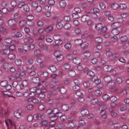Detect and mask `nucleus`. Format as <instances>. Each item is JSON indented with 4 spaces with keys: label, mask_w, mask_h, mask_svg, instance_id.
Instances as JSON below:
<instances>
[{
    "label": "nucleus",
    "mask_w": 129,
    "mask_h": 129,
    "mask_svg": "<svg viewBox=\"0 0 129 129\" xmlns=\"http://www.w3.org/2000/svg\"><path fill=\"white\" fill-rule=\"evenodd\" d=\"M9 12L8 9L6 8H4L1 10L2 13L4 14H6Z\"/></svg>",
    "instance_id": "nucleus-63"
},
{
    "label": "nucleus",
    "mask_w": 129,
    "mask_h": 129,
    "mask_svg": "<svg viewBox=\"0 0 129 129\" xmlns=\"http://www.w3.org/2000/svg\"><path fill=\"white\" fill-rule=\"evenodd\" d=\"M60 7L61 8H64L66 5V3L64 0H62L59 3Z\"/></svg>",
    "instance_id": "nucleus-17"
},
{
    "label": "nucleus",
    "mask_w": 129,
    "mask_h": 129,
    "mask_svg": "<svg viewBox=\"0 0 129 129\" xmlns=\"http://www.w3.org/2000/svg\"><path fill=\"white\" fill-rule=\"evenodd\" d=\"M68 75L70 76L73 77L75 76L76 74L74 70H71L68 72Z\"/></svg>",
    "instance_id": "nucleus-29"
},
{
    "label": "nucleus",
    "mask_w": 129,
    "mask_h": 129,
    "mask_svg": "<svg viewBox=\"0 0 129 129\" xmlns=\"http://www.w3.org/2000/svg\"><path fill=\"white\" fill-rule=\"evenodd\" d=\"M17 21L14 19H12L9 20L8 22L9 25L11 27H14L16 26L17 24Z\"/></svg>",
    "instance_id": "nucleus-8"
},
{
    "label": "nucleus",
    "mask_w": 129,
    "mask_h": 129,
    "mask_svg": "<svg viewBox=\"0 0 129 129\" xmlns=\"http://www.w3.org/2000/svg\"><path fill=\"white\" fill-rule=\"evenodd\" d=\"M118 7V5L116 3H114L112 5L111 7L114 10H116L117 9Z\"/></svg>",
    "instance_id": "nucleus-49"
},
{
    "label": "nucleus",
    "mask_w": 129,
    "mask_h": 129,
    "mask_svg": "<svg viewBox=\"0 0 129 129\" xmlns=\"http://www.w3.org/2000/svg\"><path fill=\"white\" fill-rule=\"evenodd\" d=\"M117 37L116 36H114L111 38V42H115L117 41Z\"/></svg>",
    "instance_id": "nucleus-64"
},
{
    "label": "nucleus",
    "mask_w": 129,
    "mask_h": 129,
    "mask_svg": "<svg viewBox=\"0 0 129 129\" xmlns=\"http://www.w3.org/2000/svg\"><path fill=\"white\" fill-rule=\"evenodd\" d=\"M24 48H26L28 47L30 48H34L35 47V45L33 44H31L28 45V44H26L23 46Z\"/></svg>",
    "instance_id": "nucleus-35"
},
{
    "label": "nucleus",
    "mask_w": 129,
    "mask_h": 129,
    "mask_svg": "<svg viewBox=\"0 0 129 129\" xmlns=\"http://www.w3.org/2000/svg\"><path fill=\"white\" fill-rule=\"evenodd\" d=\"M86 49H84L82 51L84 56L87 58H88L90 56L91 54L89 51L87 50Z\"/></svg>",
    "instance_id": "nucleus-11"
},
{
    "label": "nucleus",
    "mask_w": 129,
    "mask_h": 129,
    "mask_svg": "<svg viewBox=\"0 0 129 129\" xmlns=\"http://www.w3.org/2000/svg\"><path fill=\"white\" fill-rule=\"evenodd\" d=\"M57 60L58 61H61L63 59L64 57L63 55L61 54L59 55L56 57Z\"/></svg>",
    "instance_id": "nucleus-55"
},
{
    "label": "nucleus",
    "mask_w": 129,
    "mask_h": 129,
    "mask_svg": "<svg viewBox=\"0 0 129 129\" xmlns=\"http://www.w3.org/2000/svg\"><path fill=\"white\" fill-rule=\"evenodd\" d=\"M107 84V86L109 88H113L115 85V83L113 81L109 82Z\"/></svg>",
    "instance_id": "nucleus-27"
},
{
    "label": "nucleus",
    "mask_w": 129,
    "mask_h": 129,
    "mask_svg": "<svg viewBox=\"0 0 129 129\" xmlns=\"http://www.w3.org/2000/svg\"><path fill=\"white\" fill-rule=\"evenodd\" d=\"M120 8L121 9H125L126 8V5L124 4H121L119 6Z\"/></svg>",
    "instance_id": "nucleus-61"
},
{
    "label": "nucleus",
    "mask_w": 129,
    "mask_h": 129,
    "mask_svg": "<svg viewBox=\"0 0 129 129\" xmlns=\"http://www.w3.org/2000/svg\"><path fill=\"white\" fill-rule=\"evenodd\" d=\"M63 43V41L61 40H56L55 42V44L54 45V48L60 47L59 46Z\"/></svg>",
    "instance_id": "nucleus-7"
},
{
    "label": "nucleus",
    "mask_w": 129,
    "mask_h": 129,
    "mask_svg": "<svg viewBox=\"0 0 129 129\" xmlns=\"http://www.w3.org/2000/svg\"><path fill=\"white\" fill-rule=\"evenodd\" d=\"M103 25L101 23H98L95 26V28L98 30H101L103 28Z\"/></svg>",
    "instance_id": "nucleus-26"
},
{
    "label": "nucleus",
    "mask_w": 129,
    "mask_h": 129,
    "mask_svg": "<svg viewBox=\"0 0 129 129\" xmlns=\"http://www.w3.org/2000/svg\"><path fill=\"white\" fill-rule=\"evenodd\" d=\"M89 19V17L88 15H84L81 17L82 20L84 22H87Z\"/></svg>",
    "instance_id": "nucleus-20"
},
{
    "label": "nucleus",
    "mask_w": 129,
    "mask_h": 129,
    "mask_svg": "<svg viewBox=\"0 0 129 129\" xmlns=\"http://www.w3.org/2000/svg\"><path fill=\"white\" fill-rule=\"evenodd\" d=\"M40 90H39L38 88H36V87H33L31 88L30 89V91L31 93H30V94H31L32 93H33L34 94V95L37 94L39 93V91Z\"/></svg>",
    "instance_id": "nucleus-9"
},
{
    "label": "nucleus",
    "mask_w": 129,
    "mask_h": 129,
    "mask_svg": "<svg viewBox=\"0 0 129 129\" xmlns=\"http://www.w3.org/2000/svg\"><path fill=\"white\" fill-rule=\"evenodd\" d=\"M72 89L76 92L80 90V87L79 85H75L73 87Z\"/></svg>",
    "instance_id": "nucleus-25"
},
{
    "label": "nucleus",
    "mask_w": 129,
    "mask_h": 129,
    "mask_svg": "<svg viewBox=\"0 0 129 129\" xmlns=\"http://www.w3.org/2000/svg\"><path fill=\"white\" fill-rule=\"evenodd\" d=\"M109 112H110V115L112 116L115 117L117 115V113L115 112L114 109L113 108L110 109H109Z\"/></svg>",
    "instance_id": "nucleus-14"
},
{
    "label": "nucleus",
    "mask_w": 129,
    "mask_h": 129,
    "mask_svg": "<svg viewBox=\"0 0 129 129\" xmlns=\"http://www.w3.org/2000/svg\"><path fill=\"white\" fill-rule=\"evenodd\" d=\"M62 115V114L60 112H57L56 115H54L53 116H51V118H54L52 120H56L58 118V117H61Z\"/></svg>",
    "instance_id": "nucleus-10"
},
{
    "label": "nucleus",
    "mask_w": 129,
    "mask_h": 129,
    "mask_svg": "<svg viewBox=\"0 0 129 129\" xmlns=\"http://www.w3.org/2000/svg\"><path fill=\"white\" fill-rule=\"evenodd\" d=\"M59 91L61 94H64L67 92V90L65 88L63 87L60 88Z\"/></svg>",
    "instance_id": "nucleus-43"
},
{
    "label": "nucleus",
    "mask_w": 129,
    "mask_h": 129,
    "mask_svg": "<svg viewBox=\"0 0 129 129\" xmlns=\"http://www.w3.org/2000/svg\"><path fill=\"white\" fill-rule=\"evenodd\" d=\"M48 69L52 72H54L56 70V67L54 66H52L49 67L48 68Z\"/></svg>",
    "instance_id": "nucleus-37"
},
{
    "label": "nucleus",
    "mask_w": 129,
    "mask_h": 129,
    "mask_svg": "<svg viewBox=\"0 0 129 129\" xmlns=\"http://www.w3.org/2000/svg\"><path fill=\"white\" fill-rule=\"evenodd\" d=\"M110 99V101L112 102H115L117 100V98L115 96H111Z\"/></svg>",
    "instance_id": "nucleus-44"
},
{
    "label": "nucleus",
    "mask_w": 129,
    "mask_h": 129,
    "mask_svg": "<svg viewBox=\"0 0 129 129\" xmlns=\"http://www.w3.org/2000/svg\"><path fill=\"white\" fill-rule=\"evenodd\" d=\"M44 81H43L38 84L37 88H38L39 90H40L39 91V93L41 92L43 94H45V93L46 91L47 90L46 89L42 88L43 86L42 85V84L44 83Z\"/></svg>",
    "instance_id": "nucleus-1"
},
{
    "label": "nucleus",
    "mask_w": 129,
    "mask_h": 129,
    "mask_svg": "<svg viewBox=\"0 0 129 129\" xmlns=\"http://www.w3.org/2000/svg\"><path fill=\"white\" fill-rule=\"evenodd\" d=\"M81 115L83 116L88 114L89 113V111L86 109H83L81 110Z\"/></svg>",
    "instance_id": "nucleus-28"
},
{
    "label": "nucleus",
    "mask_w": 129,
    "mask_h": 129,
    "mask_svg": "<svg viewBox=\"0 0 129 129\" xmlns=\"http://www.w3.org/2000/svg\"><path fill=\"white\" fill-rule=\"evenodd\" d=\"M15 63L17 66H20L22 63V61L20 60L17 59L15 61Z\"/></svg>",
    "instance_id": "nucleus-40"
},
{
    "label": "nucleus",
    "mask_w": 129,
    "mask_h": 129,
    "mask_svg": "<svg viewBox=\"0 0 129 129\" xmlns=\"http://www.w3.org/2000/svg\"><path fill=\"white\" fill-rule=\"evenodd\" d=\"M64 47L65 48H71L72 47V45L70 43H68L66 44Z\"/></svg>",
    "instance_id": "nucleus-45"
},
{
    "label": "nucleus",
    "mask_w": 129,
    "mask_h": 129,
    "mask_svg": "<svg viewBox=\"0 0 129 129\" xmlns=\"http://www.w3.org/2000/svg\"><path fill=\"white\" fill-rule=\"evenodd\" d=\"M99 6L101 8L102 10L106 8L105 4L103 2H101L100 3Z\"/></svg>",
    "instance_id": "nucleus-50"
},
{
    "label": "nucleus",
    "mask_w": 129,
    "mask_h": 129,
    "mask_svg": "<svg viewBox=\"0 0 129 129\" xmlns=\"http://www.w3.org/2000/svg\"><path fill=\"white\" fill-rule=\"evenodd\" d=\"M28 82L27 81L25 80L23 81L20 85V89L22 90L26 88H28L27 87V86L28 84Z\"/></svg>",
    "instance_id": "nucleus-2"
},
{
    "label": "nucleus",
    "mask_w": 129,
    "mask_h": 129,
    "mask_svg": "<svg viewBox=\"0 0 129 129\" xmlns=\"http://www.w3.org/2000/svg\"><path fill=\"white\" fill-rule=\"evenodd\" d=\"M94 41L96 43H100L102 42V39L100 37L96 38L95 39Z\"/></svg>",
    "instance_id": "nucleus-41"
},
{
    "label": "nucleus",
    "mask_w": 129,
    "mask_h": 129,
    "mask_svg": "<svg viewBox=\"0 0 129 129\" xmlns=\"http://www.w3.org/2000/svg\"><path fill=\"white\" fill-rule=\"evenodd\" d=\"M86 15H88L89 17L92 16V17L96 18L97 17V16L96 14H95L94 13H90L89 12L86 11Z\"/></svg>",
    "instance_id": "nucleus-19"
},
{
    "label": "nucleus",
    "mask_w": 129,
    "mask_h": 129,
    "mask_svg": "<svg viewBox=\"0 0 129 129\" xmlns=\"http://www.w3.org/2000/svg\"><path fill=\"white\" fill-rule=\"evenodd\" d=\"M71 27V24L69 23H67L64 25L65 28L66 29H69Z\"/></svg>",
    "instance_id": "nucleus-62"
},
{
    "label": "nucleus",
    "mask_w": 129,
    "mask_h": 129,
    "mask_svg": "<svg viewBox=\"0 0 129 129\" xmlns=\"http://www.w3.org/2000/svg\"><path fill=\"white\" fill-rule=\"evenodd\" d=\"M57 24L56 27L58 29H61L63 27V25L62 24V20L60 19H58L57 20Z\"/></svg>",
    "instance_id": "nucleus-3"
},
{
    "label": "nucleus",
    "mask_w": 129,
    "mask_h": 129,
    "mask_svg": "<svg viewBox=\"0 0 129 129\" xmlns=\"http://www.w3.org/2000/svg\"><path fill=\"white\" fill-rule=\"evenodd\" d=\"M22 111L20 109L16 110L14 113V114L15 117L17 118H20L21 117V113Z\"/></svg>",
    "instance_id": "nucleus-5"
},
{
    "label": "nucleus",
    "mask_w": 129,
    "mask_h": 129,
    "mask_svg": "<svg viewBox=\"0 0 129 129\" xmlns=\"http://www.w3.org/2000/svg\"><path fill=\"white\" fill-rule=\"evenodd\" d=\"M107 112L106 111H104V112H101L100 114L102 117L103 118L105 119L107 117Z\"/></svg>",
    "instance_id": "nucleus-30"
},
{
    "label": "nucleus",
    "mask_w": 129,
    "mask_h": 129,
    "mask_svg": "<svg viewBox=\"0 0 129 129\" xmlns=\"http://www.w3.org/2000/svg\"><path fill=\"white\" fill-rule=\"evenodd\" d=\"M88 43L87 42H85L82 43L81 46V48H86L88 47Z\"/></svg>",
    "instance_id": "nucleus-34"
},
{
    "label": "nucleus",
    "mask_w": 129,
    "mask_h": 129,
    "mask_svg": "<svg viewBox=\"0 0 129 129\" xmlns=\"http://www.w3.org/2000/svg\"><path fill=\"white\" fill-rule=\"evenodd\" d=\"M83 85L84 87L87 88L90 86V83L89 82L86 81L83 83Z\"/></svg>",
    "instance_id": "nucleus-48"
},
{
    "label": "nucleus",
    "mask_w": 129,
    "mask_h": 129,
    "mask_svg": "<svg viewBox=\"0 0 129 129\" xmlns=\"http://www.w3.org/2000/svg\"><path fill=\"white\" fill-rule=\"evenodd\" d=\"M75 44L77 45H81L83 43V41L81 39H77L75 40Z\"/></svg>",
    "instance_id": "nucleus-23"
},
{
    "label": "nucleus",
    "mask_w": 129,
    "mask_h": 129,
    "mask_svg": "<svg viewBox=\"0 0 129 129\" xmlns=\"http://www.w3.org/2000/svg\"><path fill=\"white\" fill-rule=\"evenodd\" d=\"M76 95L79 97L83 96V94L80 92V90L75 92Z\"/></svg>",
    "instance_id": "nucleus-60"
},
{
    "label": "nucleus",
    "mask_w": 129,
    "mask_h": 129,
    "mask_svg": "<svg viewBox=\"0 0 129 129\" xmlns=\"http://www.w3.org/2000/svg\"><path fill=\"white\" fill-rule=\"evenodd\" d=\"M68 127L70 128H73L75 126V124L73 122H69L68 124Z\"/></svg>",
    "instance_id": "nucleus-33"
},
{
    "label": "nucleus",
    "mask_w": 129,
    "mask_h": 129,
    "mask_svg": "<svg viewBox=\"0 0 129 129\" xmlns=\"http://www.w3.org/2000/svg\"><path fill=\"white\" fill-rule=\"evenodd\" d=\"M102 94V91L100 90H97L95 91L94 92V95L96 96H98Z\"/></svg>",
    "instance_id": "nucleus-51"
},
{
    "label": "nucleus",
    "mask_w": 129,
    "mask_h": 129,
    "mask_svg": "<svg viewBox=\"0 0 129 129\" xmlns=\"http://www.w3.org/2000/svg\"><path fill=\"white\" fill-rule=\"evenodd\" d=\"M34 53L35 56H38L40 55L41 53L40 51L38 49L35 50L34 52Z\"/></svg>",
    "instance_id": "nucleus-52"
},
{
    "label": "nucleus",
    "mask_w": 129,
    "mask_h": 129,
    "mask_svg": "<svg viewBox=\"0 0 129 129\" xmlns=\"http://www.w3.org/2000/svg\"><path fill=\"white\" fill-rule=\"evenodd\" d=\"M52 29L53 28L52 27L48 26L46 28L45 31L47 33H49L52 31Z\"/></svg>",
    "instance_id": "nucleus-54"
},
{
    "label": "nucleus",
    "mask_w": 129,
    "mask_h": 129,
    "mask_svg": "<svg viewBox=\"0 0 129 129\" xmlns=\"http://www.w3.org/2000/svg\"><path fill=\"white\" fill-rule=\"evenodd\" d=\"M73 18L74 19H76L79 17V15L78 13H74L72 15Z\"/></svg>",
    "instance_id": "nucleus-56"
},
{
    "label": "nucleus",
    "mask_w": 129,
    "mask_h": 129,
    "mask_svg": "<svg viewBox=\"0 0 129 129\" xmlns=\"http://www.w3.org/2000/svg\"><path fill=\"white\" fill-rule=\"evenodd\" d=\"M28 101L32 102L34 104H38L39 103V100L35 97H32L28 99Z\"/></svg>",
    "instance_id": "nucleus-4"
},
{
    "label": "nucleus",
    "mask_w": 129,
    "mask_h": 129,
    "mask_svg": "<svg viewBox=\"0 0 129 129\" xmlns=\"http://www.w3.org/2000/svg\"><path fill=\"white\" fill-rule=\"evenodd\" d=\"M9 122L12 126H13L14 125V122L10 119H8L7 120L5 121V122L7 127L9 126Z\"/></svg>",
    "instance_id": "nucleus-24"
},
{
    "label": "nucleus",
    "mask_w": 129,
    "mask_h": 129,
    "mask_svg": "<svg viewBox=\"0 0 129 129\" xmlns=\"http://www.w3.org/2000/svg\"><path fill=\"white\" fill-rule=\"evenodd\" d=\"M0 84L2 87H5L8 84V83L7 81H2Z\"/></svg>",
    "instance_id": "nucleus-46"
},
{
    "label": "nucleus",
    "mask_w": 129,
    "mask_h": 129,
    "mask_svg": "<svg viewBox=\"0 0 129 129\" xmlns=\"http://www.w3.org/2000/svg\"><path fill=\"white\" fill-rule=\"evenodd\" d=\"M39 46L41 48H48L47 45H44L41 43H39Z\"/></svg>",
    "instance_id": "nucleus-42"
},
{
    "label": "nucleus",
    "mask_w": 129,
    "mask_h": 129,
    "mask_svg": "<svg viewBox=\"0 0 129 129\" xmlns=\"http://www.w3.org/2000/svg\"><path fill=\"white\" fill-rule=\"evenodd\" d=\"M113 29L112 31V33L114 35H117L119 34L120 31L118 29L113 28Z\"/></svg>",
    "instance_id": "nucleus-31"
},
{
    "label": "nucleus",
    "mask_w": 129,
    "mask_h": 129,
    "mask_svg": "<svg viewBox=\"0 0 129 129\" xmlns=\"http://www.w3.org/2000/svg\"><path fill=\"white\" fill-rule=\"evenodd\" d=\"M60 36L57 34H56L54 35L53 38L56 40H61L60 38Z\"/></svg>",
    "instance_id": "nucleus-57"
},
{
    "label": "nucleus",
    "mask_w": 129,
    "mask_h": 129,
    "mask_svg": "<svg viewBox=\"0 0 129 129\" xmlns=\"http://www.w3.org/2000/svg\"><path fill=\"white\" fill-rule=\"evenodd\" d=\"M104 80L106 82H109L112 81V79L110 76L107 75L105 76L104 77Z\"/></svg>",
    "instance_id": "nucleus-16"
},
{
    "label": "nucleus",
    "mask_w": 129,
    "mask_h": 129,
    "mask_svg": "<svg viewBox=\"0 0 129 129\" xmlns=\"http://www.w3.org/2000/svg\"><path fill=\"white\" fill-rule=\"evenodd\" d=\"M69 107L68 105L67 104H64L62 105V110L64 111H67L69 109Z\"/></svg>",
    "instance_id": "nucleus-38"
},
{
    "label": "nucleus",
    "mask_w": 129,
    "mask_h": 129,
    "mask_svg": "<svg viewBox=\"0 0 129 129\" xmlns=\"http://www.w3.org/2000/svg\"><path fill=\"white\" fill-rule=\"evenodd\" d=\"M26 23L28 26L30 27L33 26L34 24V23L33 21L32 20H28L27 21H26Z\"/></svg>",
    "instance_id": "nucleus-39"
},
{
    "label": "nucleus",
    "mask_w": 129,
    "mask_h": 129,
    "mask_svg": "<svg viewBox=\"0 0 129 129\" xmlns=\"http://www.w3.org/2000/svg\"><path fill=\"white\" fill-rule=\"evenodd\" d=\"M107 109V106L106 105H103L100 106L99 108V110L101 112H104V111Z\"/></svg>",
    "instance_id": "nucleus-21"
},
{
    "label": "nucleus",
    "mask_w": 129,
    "mask_h": 129,
    "mask_svg": "<svg viewBox=\"0 0 129 129\" xmlns=\"http://www.w3.org/2000/svg\"><path fill=\"white\" fill-rule=\"evenodd\" d=\"M26 21L24 20L20 21L19 22V25L20 26H24L26 23Z\"/></svg>",
    "instance_id": "nucleus-53"
},
{
    "label": "nucleus",
    "mask_w": 129,
    "mask_h": 129,
    "mask_svg": "<svg viewBox=\"0 0 129 129\" xmlns=\"http://www.w3.org/2000/svg\"><path fill=\"white\" fill-rule=\"evenodd\" d=\"M98 102V100L96 98L92 99L91 101V104L93 105L97 104Z\"/></svg>",
    "instance_id": "nucleus-36"
},
{
    "label": "nucleus",
    "mask_w": 129,
    "mask_h": 129,
    "mask_svg": "<svg viewBox=\"0 0 129 129\" xmlns=\"http://www.w3.org/2000/svg\"><path fill=\"white\" fill-rule=\"evenodd\" d=\"M22 8H23V10L26 12H28L29 11V8L28 5L27 4H25Z\"/></svg>",
    "instance_id": "nucleus-47"
},
{
    "label": "nucleus",
    "mask_w": 129,
    "mask_h": 129,
    "mask_svg": "<svg viewBox=\"0 0 129 129\" xmlns=\"http://www.w3.org/2000/svg\"><path fill=\"white\" fill-rule=\"evenodd\" d=\"M122 79L121 77H118L117 78L116 80V82L118 84H120L122 82Z\"/></svg>",
    "instance_id": "nucleus-58"
},
{
    "label": "nucleus",
    "mask_w": 129,
    "mask_h": 129,
    "mask_svg": "<svg viewBox=\"0 0 129 129\" xmlns=\"http://www.w3.org/2000/svg\"><path fill=\"white\" fill-rule=\"evenodd\" d=\"M33 118L35 120H37L38 119H44V116L42 114H36L34 115Z\"/></svg>",
    "instance_id": "nucleus-6"
},
{
    "label": "nucleus",
    "mask_w": 129,
    "mask_h": 129,
    "mask_svg": "<svg viewBox=\"0 0 129 129\" xmlns=\"http://www.w3.org/2000/svg\"><path fill=\"white\" fill-rule=\"evenodd\" d=\"M10 49H5L3 50L4 54L5 55H8L10 53Z\"/></svg>",
    "instance_id": "nucleus-59"
},
{
    "label": "nucleus",
    "mask_w": 129,
    "mask_h": 129,
    "mask_svg": "<svg viewBox=\"0 0 129 129\" xmlns=\"http://www.w3.org/2000/svg\"><path fill=\"white\" fill-rule=\"evenodd\" d=\"M103 71L105 72H107L111 70L110 66L108 65H105L103 68Z\"/></svg>",
    "instance_id": "nucleus-22"
},
{
    "label": "nucleus",
    "mask_w": 129,
    "mask_h": 129,
    "mask_svg": "<svg viewBox=\"0 0 129 129\" xmlns=\"http://www.w3.org/2000/svg\"><path fill=\"white\" fill-rule=\"evenodd\" d=\"M73 62L75 64L77 65L81 62V59L79 57H76L73 59Z\"/></svg>",
    "instance_id": "nucleus-13"
},
{
    "label": "nucleus",
    "mask_w": 129,
    "mask_h": 129,
    "mask_svg": "<svg viewBox=\"0 0 129 129\" xmlns=\"http://www.w3.org/2000/svg\"><path fill=\"white\" fill-rule=\"evenodd\" d=\"M28 90V88H26L23 90L21 89V92H22L23 95L24 97H26L29 95V93L27 92Z\"/></svg>",
    "instance_id": "nucleus-12"
},
{
    "label": "nucleus",
    "mask_w": 129,
    "mask_h": 129,
    "mask_svg": "<svg viewBox=\"0 0 129 129\" xmlns=\"http://www.w3.org/2000/svg\"><path fill=\"white\" fill-rule=\"evenodd\" d=\"M120 26V24L118 22H115L113 23L111 25L112 27L113 28L118 29Z\"/></svg>",
    "instance_id": "nucleus-15"
},
{
    "label": "nucleus",
    "mask_w": 129,
    "mask_h": 129,
    "mask_svg": "<svg viewBox=\"0 0 129 129\" xmlns=\"http://www.w3.org/2000/svg\"><path fill=\"white\" fill-rule=\"evenodd\" d=\"M103 99L105 101H107L110 98V97L107 94H105L102 96Z\"/></svg>",
    "instance_id": "nucleus-32"
},
{
    "label": "nucleus",
    "mask_w": 129,
    "mask_h": 129,
    "mask_svg": "<svg viewBox=\"0 0 129 129\" xmlns=\"http://www.w3.org/2000/svg\"><path fill=\"white\" fill-rule=\"evenodd\" d=\"M128 40V37L125 36H122L120 38V40L122 43H125Z\"/></svg>",
    "instance_id": "nucleus-18"
}]
</instances>
